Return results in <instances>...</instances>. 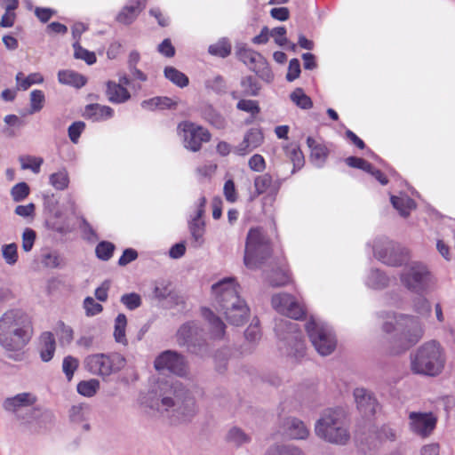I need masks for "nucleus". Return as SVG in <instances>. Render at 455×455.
<instances>
[{
  "label": "nucleus",
  "mask_w": 455,
  "mask_h": 455,
  "mask_svg": "<svg viewBox=\"0 0 455 455\" xmlns=\"http://www.w3.org/2000/svg\"><path fill=\"white\" fill-rule=\"evenodd\" d=\"M382 331L392 334L391 351L399 354L416 345L424 336L425 329L419 316L382 312Z\"/></svg>",
  "instance_id": "f257e3e1"
},
{
  "label": "nucleus",
  "mask_w": 455,
  "mask_h": 455,
  "mask_svg": "<svg viewBox=\"0 0 455 455\" xmlns=\"http://www.w3.org/2000/svg\"><path fill=\"white\" fill-rule=\"evenodd\" d=\"M147 406L173 421H188L197 411L195 397L181 383L174 382L159 397H149Z\"/></svg>",
  "instance_id": "f03ea898"
},
{
  "label": "nucleus",
  "mask_w": 455,
  "mask_h": 455,
  "mask_svg": "<svg viewBox=\"0 0 455 455\" xmlns=\"http://www.w3.org/2000/svg\"><path fill=\"white\" fill-rule=\"evenodd\" d=\"M32 336L31 322L22 310L10 309L0 317V344L8 350L23 348Z\"/></svg>",
  "instance_id": "7ed1b4c3"
},
{
  "label": "nucleus",
  "mask_w": 455,
  "mask_h": 455,
  "mask_svg": "<svg viewBox=\"0 0 455 455\" xmlns=\"http://www.w3.org/2000/svg\"><path fill=\"white\" fill-rule=\"evenodd\" d=\"M315 434L327 443L347 444L350 434L344 412L332 409L324 411L315 424Z\"/></svg>",
  "instance_id": "20e7f679"
},
{
  "label": "nucleus",
  "mask_w": 455,
  "mask_h": 455,
  "mask_svg": "<svg viewBox=\"0 0 455 455\" xmlns=\"http://www.w3.org/2000/svg\"><path fill=\"white\" fill-rule=\"evenodd\" d=\"M446 363L445 351L436 340H429L422 344L411 356V370L415 373L437 376Z\"/></svg>",
  "instance_id": "39448f33"
},
{
  "label": "nucleus",
  "mask_w": 455,
  "mask_h": 455,
  "mask_svg": "<svg viewBox=\"0 0 455 455\" xmlns=\"http://www.w3.org/2000/svg\"><path fill=\"white\" fill-rule=\"evenodd\" d=\"M272 247L268 237L260 228L249 230L244 249L243 263L249 269L260 267L271 256Z\"/></svg>",
  "instance_id": "423d86ee"
},
{
  "label": "nucleus",
  "mask_w": 455,
  "mask_h": 455,
  "mask_svg": "<svg viewBox=\"0 0 455 455\" xmlns=\"http://www.w3.org/2000/svg\"><path fill=\"white\" fill-rule=\"evenodd\" d=\"M402 285L417 295H425L434 284V275L427 264L411 261L406 264L399 275Z\"/></svg>",
  "instance_id": "0eeeda50"
},
{
  "label": "nucleus",
  "mask_w": 455,
  "mask_h": 455,
  "mask_svg": "<svg viewBox=\"0 0 455 455\" xmlns=\"http://www.w3.org/2000/svg\"><path fill=\"white\" fill-rule=\"evenodd\" d=\"M213 306L216 310L236 306L241 313L245 312L244 300L239 296V285L235 278L226 277L212 286Z\"/></svg>",
  "instance_id": "6e6552de"
},
{
  "label": "nucleus",
  "mask_w": 455,
  "mask_h": 455,
  "mask_svg": "<svg viewBox=\"0 0 455 455\" xmlns=\"http://www.w3.org/2000/svg\"><path fill=\"white\" fill-rule=\"evenodd\" d=\"M310 341L321 355H329L336 348L337 339L333 330L321 320L312 318L306 324Z\"/></svg>",
  "instance_id": "1a4fd4ad"
},
{
  "label": "nucleus",
  "mask_w": 455,
  "mask_h": 455,
  "mask_svg": "<svg viewBox=\"0 0 455 455\" xmlns=\"http://www.w3.org/2000/svg\"><path fill=\"white\" fill-rule=\"evenodd\" d=\"M374 257L382 263L398 267L410 259V251L387 237H378L373 241Z\"/></svg>",
  "instance_id": "9d476101"
},
{
  "label": "nucleus",
  "mask_w": 455,
  "mask_h": 455,
  "mask_svg": "<svg viewBox=\"0 0 455 455\" xmlns=\"http://www.w3.org/2000/svg\"><path fill=\"white\" fill-rule=\"evenodd\" d=\"M124 366V358L118 354H94L84 360L85 369L93 375L108 377Z\"/></svg>",
  "instance_id": "9b49d317"
},
{
  "label": "nucleus",
  "mask_w": 455,
  "mask_h": 455,
  "mask_svg": "<svg viewBox=\"0 0 455 455\" xmlns=\"http://www.w3.org/2000/svg\"><path fill=\"white\" fill-rule=\"evenodd\" d=\"M36 402V397L32 393H20L6 398L4 407L6 411L15 413L22 420L29 422L38 413L34 408Z\"/></svg>",
  "instance_id": "f8f14e48"
},
{
  "label": "nucleus",
  "mask_w": 455,
  "mask_h": 455,
  "mask_svg": "<svg viewBox=\"0 0 455 455\" xmlns=\"http://www.w3.org/2000/svg\"><path fill=\"white\" fill-rule=\"evenodd\" d=\"M177 129L184 147L193 152L200 150L202 144L211 140V133L207 129L188 121L180 123Z\"/></svg>",
  "instance_id": "ddd939ff"
},
{
  "label": "nucleus",
  "mask_w": 455,
  "mask_h": 455,
  "mask_svg": "<svg viewBox=\"0 0 455 455\" xmlns=\"http://www.w3.org/2000/svg\"><path fill=\"white\" fill-rule=\"evenodd\" d=\"M273 308L290 318L299 320L306 315L304 305L289 293H276L271 299Z\"/></svg>",
  "instance_id": "4468645a"
},
{
  "label": "nucleus",
  "mask_w": 455,
  "mask_h": 455,
  "mask_svg": "<svg viewBox=\"0 0 455 455\" xmlns=\"http://www.w3.org/2000/svg\"><path fill=\"white\" fill-rule=\"evenodd\" d=\"M154 364L157 371H168L178 376H186L188 373L185 358L172 350H166L160 354L156 358Z\"/></svg>",
  "instance_id": "2eb2a0df"
},
{
  "label": "nucleus",
  "mask_w": 455,
  "mask_h": 455,
  "mask_svg": "<svg viewBox=\"0 0 455 455\" xmlns=\"http://www.w3.org/2000/svg\"><path fill=\"white\" fill-rule=\"evenodd\" d=\"M408 420L410 430L423 438L431 435L437 421L433 413L419 411H411Z\"/></svg>",
  "instance_id": "dca6fc26"
},
{
  "label": "nucleus",
  "mask_w": 455,
  "mask_h": 455,
  "mask_svg": "<svg viewBox=\"0 0 455 455\" xmlns=\"http://www.w3.org/2000/svg\"><path fill=\"white\" fill-rule=\"evenodd\" d=\"M177 342L180 346H186L192 353H196V347L203 343L202 330L195 322L184 323L178 330Z\"/></svg>",
  "instance_id": "f3484780"
},
{
  "label": "nucleus",
  "mask_w": 455,
  "mask_h": 455,
  "mask_svg": "<svg viewBox=\"0 0 455 455\" xmlns=\"http://www.w3.org/2000/svg\"><path fill=\"white\" fill-rule=\"evenodd\" d=\"M92 409L87 403L73 404L68 410L70 424L79 431H89L91 428Z\"/></svg>",
  "instance_id": "a211bd4d"
},
{
  "label": "nucleus",
  "mask_w": 455,
  "mask_h": 455,
  "mask_svg": "<svg viewBox=\"0 0 455 455\" xmlns=\"http://www.w3.org/2000/svg\"><path fill=\"white\" fill-rule=\"evenodd\" d=\"M206 204L205 197L202 196L199 199L198 205L195 216L188 222V228L193 239L195 247H199L204 243V235L205 232V224L202 220V216L204 213V206Z\"/></svg>",
  "instance_id": "6ab92c4d"
},
{
  "label": "nucleus",
  "mask_w": 455,
  "mask_h": 455,
  "mask_svg": "<svg viewBox=\"0 0 455 455\" xmlns=\"http://www.w3.org/2000/svg\"><path fill=\"white\" fill-rule=\"evenodd\" d=\"M275 331L277 335L289 340H294L295 342V352L294 355H302L304 351V342L301 339L300 334L298 332V324L291 323L289 320H282L275 324Z\"/></svg>",
  "instance_id": "aec40b11"
},
{
  "label": "nucleus",
  "mask_w": 455,
  "mask_h": 455,
  "mask_svg": "<svg viewBox=\"0 0 455 455\" xmlns=\"http://www.w3.org/2000/svg\"><path fill=\"white\" fill-rule=\"evenodd\" d=\"M264 141V134L260 129L251 128L243 136V140L234 147V154L244 156L261 146Z\"/></svg>",
  "instance_id": "412c9836"
},
{
  "label": "nucleus",
  "mask_w": 455,
  "mask_h": 455,
  "mask_svg": "<svg viewBox=\"0 0 455 455\" xmlns=\"http://www.w3.org/2000/svg\"><path fill=\"white\" fill-rule=\"evenodd\" d=\"M354 397L357 409L363 417H371L379 410V403L369 390L357 387L354 390Z\"/></svg>",
  "instance_id": "4be33fe9"
},
{
  "label": "nucleus",
  "mask_w": 455,
  "mask_h": 455,
  "mask_svg": "<svg viewBox=\"0 0 455 455\" xmlns=\"http://www.w3.org/2000/svg\"><path fill=\"white\" fill-rule=\"evenodd\" d=\"M253 185L255 191L250 196V201H253L258 196L264 193L275 195L281 184L278 180H274L269 173H264L254 179Z\"/></svg>",
  "instance_id": "5701e85b"
},
{
  "label": "nucleus",
  "mask_w": 455,
  "mask_h": 455,
  "mask_svg": "<svg viewBox=\"0 0 455 455\" xmlns=\"http://www.w3.org/2000/svg\"><path fill=\"white\" fill-rule=\"evenodd\" d=\"M147 1L148 0H130L118 13L116 20L125 25L132 23L145 8Z\"/></svg>",
  "instance_id": "b1692460"
},
{
  "label": "nucleus",
  "mask_w": 455,
  "mask_h": 455,
  "mask_svg": "<svg viewBox=\"0 0 455 455\" xmlns=\"http://www.w3.org/2000/svg\"><path fill=\"white\" fill-rule=\"evenodd\" d=\"M307 147L310 148V162L317 168H322L328 157L327 147L312 137L307 139Z\"/></svg>",
  "instance_id": "393cba45"
},
{
  "label": "nucleus",
  "mask_w": 455,
  "mask_h": 455,
  "mask_svg": "<svg viewBox=\"0 0 455 455\" xmlns=\"http://www.w3.org/2000/svg\"><path fill=\"white\" fill-rule=\"evenodd\" d=\"M284 433L292 439H306L309 435V429L305 423L297 418H287L283 422Z\"/></svg>",
  "instance_id": "a878e982"
},
{
  "label": "nucleus",
  "mask_w": 455,
  "mask_h": 455,
  "mask_svg": "<svg viewBox=\"0 0 455 455\" xmlns=\"http://www.w3.org/2000/svg\"><path fill=\"white\" fill-rule=\"evenodd\" d=\"M84 116L93 122H101L112 118L114 110L108 106L89 104L84 108Z\"/></svg>",
  "instance_id": "bb28decb"
},
{
  "label": "nucleus",
  "mask_w": 455,
  "mask_h": 455,
  "mask_svg": "<svg viewBox=\"0 0 455 455\" xmlns=\"http://www.w3.org/2000/svg\"><path fill=\"white\" fill-rule=\"evenodd\" d=\"M237 58L243 61L251 70L257 67L265 58L259 52L246 47L243 44L235 46Z\"/></svg>",
  "instance_id": "cd10ccee"
},
{
  "label": "nucleus",
  "mask_w": 455,
  "mask_h": 455,
  "mask_svg": "<svg viewBox=\"0 0 455 455\" xmlns=\"http://www.w3.org/2000/svg\"><path fill=\"white\" fill-rule=\"evenodd\" d=\"M106 86L107 98L112 103H124L131 98V94L128 90L116 82L108 81L106 84Z\"/></svg>",
  "instance_id": "c85d7f7f"
},
{
  "label": "nucleus",
  "mask_w": 455,
  "mask_h": 455,
  "mask_svg": "<svg viewBox=\"0 0 455 455\" xmlns=\"http://www.w3.org/2000/svg\"><path fill=\"white\" fill-rule=\"evenodd\" d=\"M39 349L42 361L49 362L52 359L56 349V341L52 332L44 331L41 334Z\"/></svg>",
  "instance_id": "c756f323"
},
{
  "label": "nucleus",
  "mask_w": 455,
  "mask_h": 455,
  "mask_svg": "<svg viewBox=\"0 0 455 455\" xmlns=\"http://www.w3.org/2000/svg\"><path fill=\"white\" fill-rule=\"evenodd\" d=\"M202 315L209 324L212 337L214 339L222 338L225 332V324L222 320L215 315L210 308L204 307Z\"/></svg>",
  "instance_id": "7c9ffc66"
},
{
  "label": "nucleus",
  "mask_w": 455,
  "mask_h": 455,
  "mask_svg": "<svg viewBox=\"0 0 455 455\" xmlns=\"http://www.w3.org/2000/svg\"><path fill=\"white\" fill-rule=\"evenodd\" d=\"M244 308L245 312L243 314L241 313L240 310H238V307L236 306L228 305L227 308H222L219 310V312L222 313L225 315L227 321H228L229 323L238 326L243 324L248 319L249 307L245 302Z\"/></svg>",
  "instance_id": "2f4dec72"
},
{
  "label": "nucleus",
  "mask_w": 455,
  "mask_h": 455,
  "mask_svg": "<svg viewBox=\"0 0 455 455\" xmlns=\"http://www.w3.org/2000/svg\"><path fill=\"white\" fill-rule=\"evenodd\" d=\"M391 204L403 217L409 216L411 211L416 207L415 202L404 194L392 196Z\"/></svg>",
  "instance_id": "473e14b6"
},
{
  "label": "nucleus",
  "mask_w": 455,
  "mask_h": 455,
  "mask_svg": "<svg viewBox=\"0 0 455 455\" xmlns=\"http://www.w3.org/2000/svg\"><path fill=\"white\" fill-rule=\"evenodd\" d=\"M389 278L379 269H371L365 278L367 287L373 290H381L388 285Z\"/></svg>",
  "instance_id": "72a5a7b5"
},
{
  "label": "nucleus",
  "mask_w": 455,
  "mask_h": 455,
  "mask_svg": "<svg viewBox=\"0 0 455 455\" xmlns=\"http://www.w3.org/2000/svg\"><path fill=\"white\" fill-rule=\"evenodd\" d=\"M58 80L60 84L72 85L77 88H80L86 84V79L84 76L72 70L59 71Z\"/></svg>",
  "instance_id": "f704fd0d"
},
{
  "label": "nucleus",
  "mask_w": 455,
  "mask_h": 455,
  "mask_svg": "<svg viewBox=\"0 0 455 455\" xmlns=\"http://www.w3.org/2000/svg\"><path fill=\"white\" fill-rule=\"evenodd\" d=\"M177 102L168 97H155L141 102V107L148 110L167 109L176 107Z\"/></svg>",
  "instance_id": "c9c22d12"
},
{
  "label": "nucleus",
  "mask_w": 455,
  "mask_h": 455,
  "mask_svg": "<svg viewBox=\"0 0 455 455\" xmlns=\"http://www.w3.org/2000/svg\"><path fill=\"white\" fill-rule=\"evenodd\" d=\"M203 117L217 129H224L227 125L224 116L217 112L212 106H205L202 111Z\"/></svg>",
  "instance_id": "e433bc0d"
},
{
  "label": "nucleus",
  "mask_w": 455,
  "mask_h": 455,
  "mask_svg": "<svg viewBox=\"0 0 455 455\" xmlns=\"http://www.w3.org/2000/svg\"><path fill=\"white\" fill-rule=\"evenodd\" d=\"M16 85L18 90L26 91L33 84H39L44 82V76L40 73H32L24 76L22 72L16 75Z\"/></svg>",
  "instance_id": "4c0bfd02"
},
{
  "label": "nucleus",
  "mask_w": 455,
  "mask_h": 455,
  "mask_svg": "<svg viewBox=\"0 0 455 455\" xmlns=\"http://www.w3.org/2000/svg\"><path fill=\"white\" fill-rule=\"evenodd\" d=\"M286 156L293 164L292 172L302 168L305 163L304 156L299 147L294 144L288 145L284 148Z\"/></svg>",
  "instance_id": "58836bf2"
},
{
  "label": "nucleus",
  "mask_w": 455,
  "mask_h": 455,
  "mask_svg": "<svg viewBox=\"0 0 455 455\" xmlns=\"http://www.w3.org/2000/svg\"><path fill=\"white\" fill-rule=\"evenodd\" d=\"M49 183L57 190H64L68 187L69 175L65 168L52 173L49 176Z\"/></svg>",
  "instance_id": "ea45409f"
},
{
  "label": "nucleus",
  "mask_w": 455,
  "mask_h": 455,
  "mask_svg": "<svg viewBox=\"0 0 455 455\" xmlns=\"http://www.w3.org/2000/svg\"><path fill=\"white\" fill-rule=\"evenodd\" d=\"M127 326V318L125 315L119 314L115 319L114 338L117 343L127 345L125 330Z\"/></svg>",
  "instance_id": "a19ab883"
},
{
  "label": "nucleus",
  "mask_w": 455,
  "mask_h": 455,
  "mask_svg": "<svg viewBox=\"0 0 455 455\" xmlns=\"http://www.w3.org/2000/svg\"><path fill=\"white\" fill-rule=\"evenodd\" d=\"M226 438L229 443L236 447L242 446L251 442L250 435L236 427L229 429Z\"/></svg>",
  "instance_id": "79ce46f5"
},
{
  "label": "nucleus",
  "mask_w": 455,
  "mask_h": 455,
  "mask_svg": "<svg viewBox=\"0 0 455 455\" xmlns=\"http://www.w3.org/2000/svg\"><path fill=\"white\" fill-rule=\"evenodd\" d=\"M164 76L175 85L183 88L188 84V77L173 67L164 68Z\"/></svg>",
  "instance_id": "37998d69"
},
{
  "label": "nucleus",
  "mask_w": 455,
  "mask_h": 455,
  "mask_svg": "<svg viewBox=\"0 0 455 455\" xmlns=\"http://www.w3.org/2000/svg\"><path fill=\"white\" fill-rule=\"evenodd\" d=\"M19 162L22 170H31L34 173H39L44 160L42 157L23 155L19 156Z\"/></svg>",
  "instance_id": "c03bdc74"
},
{
  "label": "nucleus",
  "mask_w": 455,
  "mask_h": 455,
  "mask_svg": "<svg viewBox=\"0 0 455 455\" xmlns=\"http://www.w3.org/2000/svg\"><path fill=\"white\" fill-rule=\"evenodd\" d=\"M54 331L62 346L68 345L73 340L74 331L72 328L63 322L57 323Z\"/></svg>",
  "instance_id": "a18cd8bd"
},
{
  "label": "nucleus",
  "mask_w": 455,
  "mask_h": 455,
  "mask_svg": "<svg viewBox=\"0 0 455 455\" xmlns=\"http://www.w3.org/2000/svg\"><path fill=\"white\" fill-rule=\"evenodd\" d=\"M291 100L302 109H309L313 106L311 99L304 92L303 89L296 88L290 95Z\"/></svg>",
  "instance_id": "49530a36"
},
{
  "label": "nucleus",
  "mask_w": 455,
  "mask_h": 455,
  "mask_svg": "<svg viewBox=\"0 0 455 455\" xmlns=\"http://www.w3.org/2000/svg\"><path fill=\"white\" fill-rule=\"evenodd\" d=\"M208 52L212 55L225 58L231 52V44L227 38H221L217 43L211 44Z\"/></svg>",
  "instance_id": "de8ad7c7"
},
{
  "label": "nucleus",
  "mask_w": 455,
  "mask_h": 455,
  "mask_svg": "<svg viewBox=\"0 0 455 455\" xmlns=\"http://www.w3.org/2000/svg\"><path fill=\"white\" fill-rule=\"evenodd\" d=\"M100 388V381L96 379L83 380L77 384V392L86 397L93 396Z\"/></svg>",
  "instance_id": "09e8293b"
},
{
  "label": "nucleus",
  "mask_w": 455,
  "mask_h": 455,
  "mask_svg": "<svg viewBox=\"0 0 455 455\" xmlns=\"http://www.w3.org/2000/svg\"><path fill=\"white\" fill-rule=\"evenodd\" d=\"M74 57L78 60H84L88 65H92L96 62V55L93 52H90L80 45L79 42L73 43Z\"/></svg>",
  "instance_id": "8fccbe9b"
},
{
  "label": "nucleus",
  "mask_w": 455,
  "mask_h": 455,
  "mask_svg": "<svg viewBox=\"0 0 455 455\" xmlns=\"http://www.w3.org/2000/svg\"><path fill=\"white\" fill-rule=\"evenodd\" d=\"M241 86L243 89V94L246 96H257L260 91L259 84L251 76L242 78Z\"/></svg>",
  "instance_id": "3c124183"
},
{
  "label": "nucleus",
  "mask_w": 455,
  "mask_h": 455,
  "mask_svg": "<svg viewBox=\"0 0 455 455\" xmlns=\"http://www.w3.org/2000/svg\"><path fill=\"white\" fill-rule=\"evenodd\" d=\"M29 114L39 112L44 105L45 96L43 91L34 90L30 92Z\"/></svg>",
  "instance_id": "603ef678"
},
{
  "label": "nucleus",
  "mask_w": 455,
  "mask_h": 455,
  "mask_svg": "<svg viewBox=\"0 0 455 455\" xmlns=\"http://www.w3.org/2000/svg\"><path fill=\"white\" fill-rule=\"evenodd\" d=\"M79 366V361L77 358L68 355L65 356L62 362V371L68 381L73 379L75 371Z\"/></svg>",
  "instance_id": "864d4df0"
},
{
  "label": "nucleus",
  "mask_w": 455,
  "mask_h": 455,
  "mask_svg": "<svg viewBox=\"0 0 455 455\" xmlns=\"http://www.w3.org/2000/svg\"><path fill=\"white\" fill-rule=\"evenodd\" d=\"M252 71L267 83H271L274 80V74L266 59H264L257 67H253Z\"/></svg>",
  "instance_id": "5fc2aeb1"
},
{
  "label": "nucleus",
  "mask_w": 455,
  "mask_h": 455,
  "mask_svg": "<svg viewBox=\"0 0 455 455\" xmlns=\"http://www.w3.org/2000/svg\"><path fill=\"white\" fill-rule=\"evenodd\" d=\"M266 455H305V453L295 446H274L270 447Z\"/></svg>",
  "instance_id": "6e6d98bb"
},
{
  "label": "nucleus",
  "mask_w": 455,
  "mask_h": 455,
  "mask_svg": "<svg viewBox=\"0 0 455 455\" xmlns=\"http://www.w3.org/2000/svg\"><path fill=\"white\" fill-rule=\"evenodd\" d=\"M18 247L17 244L12 243L9 244L3 245L2 247V256L8 265H14L18 260Z\"/></svg>",
  "instance_id": "4d7b16f0"
},
{
  "label": "nucleus",
  "mask_w": 455,
  "mask_h": 455,
  "mask_svg": "<svg viewBox=\"0 0 455 455\" xmlns=\"http://www.w3.org/2000/svg\"><path fill=\"white\" fill-rule=\"evenodd\" d=\"M115 245L110 242H100L95 249L97 257L102 260H108L114 252Z\"/></svg>",
  "instance_id": "13d9d810"
},
{
  "label": "nucleus",
  "mask_w": 455,
  "mask_h": 455,
  "mask_svg": "<svg viewBox=\"0 0 455 455\" xmlns=\"http://www.w3.org/2000/svg\"><path fill=\"white\" fill-rule=\"evenodd\" d=\"M30 189L26 182H20L11 189V196L15 202H21L29 195Z\"/></svg>",
  "instance_id": "bf43d9fd"
},
{
  "label": "nucleus",
  "mask_w": 455,
  "mask_h": 455,
  "mask_svg": "<svg viewBox=\"0 0 455 455\" xmlns=\"http://www.w3.org/2000/svg\"><path fill=\"white\" fill-rule=\"evenodd\" d=\"M419 296V297L413 301V309L418 315L427 316L431 313V305L424 295Z\"/></svg>",
  "instance_id": "052dcab7"
},
{
  "label": "nucleus",
  "mask_w": 455,
  "mask_h": 455,
  "mask_svg": "<svg viewBox=\"0 0 455 455\" xmlns=\"http://www.w3.org/2000/svg\"><path fill=\"white\" fill-rule=\"evenodd\" d=\"M290 282L289 270L279 268L269 277V283L273 286L285 285Z\"/></svg>",
  "instance_id": "680f3d73"
},
{
  "label": "nucleus",
  "mask_w": 455,
  "mask_h": 455,
  "mask_svg": "<svg viewBox=\"0 0 455 455\" xmlns=\"http://www.w3.org/2000/svg\"><path fill=\"white\" fill-rule=\"evenodd\" d=\"M120 300L129 310H134L141 305V298L135 292L124 294Z\"/></svg>",
  "instance_id": "e2e57ef3"
},
{
  "label": "nucleus",
  "mask_w": 455,
  "mask_h": 455,
  "mask_svg": "<svg viewBox=\"0 0 455 455\" xmlns=\"http://www.w3.org/2000/svg\"><path fill=\"white\" fill-rule=\"evenodd\" d=\"M236 108L239 110L251 114V116H255L260 111L258 101L252 100H240L236 104Z\"/></svg>",
  "instance_id": "0e129e2a"
},
{
  "label": "nucleus",
  "mask_w": 455,
  "mask_h": 455,
  "mask_svg": "<svg viewBox=\"0 0 455 455\" xmlns=\"http://www.w3.org/2000/svg\"><path fill=\"white\" fill-rule=\"evenodd\" d=\"M85 129V124L82 121L74 122L71 125H69L68 129V133L70 140L76 144L80 138L81 133Z\"/></svg>",
  "instance_id": "69168bd1"
},
{
  "label": "nucleus",
  "mask_w": 455,
  "mask_h": 455,
  "mask_svg": "<svg viewBox=\"0 0 455 455\" xmlns=\"http://www.w3.org/2000/svg\"><path fill=\"white\" fill-rule=\"evenodd\" d=\"M223 194L228 203L234 204L237 201L238 194L235 186V182L232 180H228L225 182Z\"/></svg>",
  "instance_id": "338daca9"
},
{
  "label": "nucleus",
  "mask_w": 455,
  "mask_h": 455,
  "mask_svg": "<svg viewBox=\"0 0 455 455\" xmlns=\"http://www.w3.org/2000/svg\"><path fill=\"white\" fill-rule=\"evenodd\" d=\"M84 307L88 316H92L100 313L103 309L102 306L96 302L92 298L87 297L84 301Z\"/></svg>",
  "instance_id": "774afa93"
}]
</instances>
